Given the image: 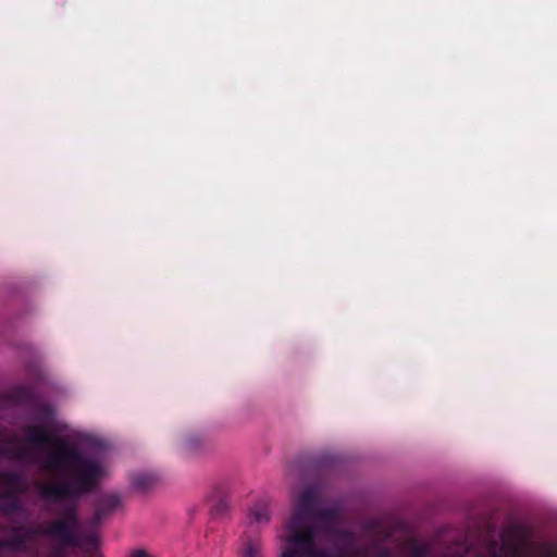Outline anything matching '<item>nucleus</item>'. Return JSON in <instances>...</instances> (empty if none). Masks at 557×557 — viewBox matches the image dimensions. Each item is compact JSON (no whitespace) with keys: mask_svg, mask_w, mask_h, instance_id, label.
<instances>
[{"mask_svg":"<svg viewBox=\"0 0 557 557\" xmlns=\"http://www.w3.org/2000/svg\"><path fill=\"white\" fill-rule=\"evenodd\" d=\"M26 441L47 453L44 460L47 470L73 474L69 480L40 484L39 494L49 502L57 503L91 491L107 472L101 461L83 457L74 446L44 429H29Z\"/></svg>","mask_w":557,"mask_h":557,"instance_id":"1","label":"nucleus"},{"mask_svg":"<svg viewBox=\"0 0 557 557\" xmlns=\"http://www.w3.org/2000/svg\"><path fill=\"white\" fill-rule=\"evenodd\" d=\"M294 498V516L277 534L284 544L278 557H330L319 546L320 533L330 537L337 524L336 517L322 511L315 487L296 491Z\"/></svg>","mask_w":557,"mask_h":557,"instance_id":"2","label":"nucleus"},{"mask_svg":"<svg viewBox=\"0 0 557 557\" xmlns=\"http://www.w3.org/2000/svg\"><path fill=\"white\" fill-rule=\"evenodd\" d=\"M122 497L116 493L103 495L100 498L97 515L103 516L122 507Z\"/></svg>","mask_w":557,"mask_h":557,"instance_id":"5","label":"nucleus"},{"mask_svg":"<svg viewBox=\"0 0 557 557\" xmlns=\"http://www.w3.org/2000/svg\"><path fill=\"white\" fill-rule=\"evenodd\" d=\"M18 483L8 479H0V509L10 513L20 508ZM34 531L23 528H4L0 530V548L25 553L32 549L30 541Z\"/></svg>","mask_w":557,"mask_h":557,"instance_id":"3","label":"nucleus"},{"mask_svg":"<svg viewBox=\"0 0 557 557\" xmlns=\"http://www.w3.org/2000/svg\"><path fill=\"white\" fill-rule=\"evenodd\" d=\"M154 484V478L147 473H138L134 475L131 482L132 488L137 492H146Z\"/></svg>","mask_w":557,"mask_h":557,"instance_id":"6","label":"nucleus"},{"mask_svg":"<svg viewBox=\"0 0 557 557\" xmlns=\"http://www.w3.org/2000/svg\"><path fill=\"white\" fill-rule=\"evenodd\" d=\"M129 557H154L153 555L149 554L147 550L145 549H136L134 550Z\"/></svg>","mask_w":557,"mask_h":557,"instance_id":"9","label":"nucleus"},{"mask_svg":"<svg viewBox=\"0 0 557 557\" xmlns=\"http://www.w3.org/2000/svg\"><path fill=\"white\" fill-rule=\"evenodd\" d=\"M250 519L256 523H265L270 520L269 506L265 503L253 505L249 513Z\"/></svg>","mask_w":557,"mask_h":557,"instance_id":"7","label":"nucleus"},{"mask_svg":"<svg viewBox=\"0 0 557 557\" xmlns=\"http://www.w3.org/2000/svg\"><path fill=\"white\" fill-rule=\"evenodd\" d=\"M39 533L55 539L62 547H79L86 553H96L99 548V539L96 534H79L74 506H70L59 519L46 523Z\"/></svg>","mask_w":557,"mask_h":557,"instance_id":"4","label":"nucleus"},{"mask_svg":"<svg viewBox=\"0 0 557 557\" xmlns=\"http://www.w3.org/2000/svg\"><path fill=\"white\" fill-rule=\"evenodd\" d=\"M0 557H3L0 555ZM53 557H63V555L61 553H57Z\"/></svg>","mask_w":557,"mask_h":557,"instance_id":"10","label":"nucleus"},{"mask_svg":"<svg viewBox=\"0 0 557 557\" xmlns=\"http://www.w3.org/2000/svg\"><path fill=\"white\" fill-rule=\"evenodd\" d=\"M242 557H263L262 545L259 541H247L242 548Z\"/></svg>","mask_w":557,"mask_h":557,"instance_id":"8","label":"nucleus"}]
</instances>
